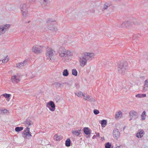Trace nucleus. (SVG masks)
Segmentation results:
<instances>
[{
    "mask_svg": "<svg viewBox=\"0 0 148 148\" xmlns=\"http://www.w3.org/2000/svg\"><path fill=\"white\" fill-rule=\"evenodd\" d=\"M95 55L93 53L84 52L82 54V56L79 58V61L80 65L84 67L87 62L91 61Z\"/></svg>",
    "mask_w": 148,
    "mask_h": 148,
    "instance_id": "obj_1",
    "label": "nucleus"
},
{
    "mask_svg": "<svg viewBox=\"0 0 148 148\" xmlns=\"http://www.w3.org/2000/svg\"><path fill=\"white\" fill-rule=\"evenodd\" d=\"M59 53L60 57L64 62L69 61L71 59L72 55V53L70 51L64 48H62Z\"/></svg>",
    "mask_w": 148,
    "mask_h": 148,
    "instance_id": "obj_2",
    "label": "nucleus"
},
{
    "mask_svg": "<svg viewBox=\"0 0 148 148\" xmlns=\"http://www.w3.org/2000/svg\"><path fill=\"white\" fill-rule=\"evenodd\" d=\"M128 69L127 63L126 62H121L118 68L119 73L122 75L125 74Z\"/></svg>",
    "mask_w": 148,
    "mask_h": 148,
    "instance_id": "obj_3",
    "label": "nucleus"
},
{
    "mask_svg": "<svg viewBox=\"0 0 148 148\" xmlns=\"http://www.w3.org/2000/svg\"><path fill=\"white\" fill-rule=\"evenodd\" d=\"M55 22V20L51 18H49L47 19V22L48 23H50L49 25L48 26V29L50 30L56 31L57 30V28L56 27V24L54 23Z\"/></svg>",
    "mask_w": 148,
    "mask_h": 148,
    "instance_id": "obj_4",
    "label": "nucleus"
},
{
    "mask_svg": "<svg viewBox=\"0 0 148 148\" xmlns=\"http://www.w3.org/2000/svg\"><path fill=\"white\" fill-rule=\"evenodd\" d=\"M20 9L23 18H26L28 16L27 5L26 4H22L20 6Z\"/></svg>",
    "mask_w": 148,
    "mask_h": 148,
    "instance_id": "obj_5",
    "label": "nucleus"
},
{
    "mask_svg": "<svg viewBox=\"0 0 148 148\" xmlns=\"http://www.w3.org/2000/svg\"><path fill=\"white\" fill-rule=\"evenodd\" d=\"M47 51L46 55L47 59L51 60H53L55 51L50 48H47Z\"/></svg>",
    "mask_w": 148,
    "mask_h": 148,
    "instance_id": "obj_6",
    "label": "nucleus"
},
{
    "mask_svg": "<svg viewBox=\"0 0 148 148\" xmlns=\"http://www.w3.org/2000/svg\"><path fill=\"white\" fill-rule=\"evenodd\" d=\"M42 47L43 46H42L35 45L33 47L32 51L36 54H39L42 52Z\"/></svg>",
    "mask_w": 148,
    "mask_h": 148,
    "instance_id": "obj_7",
    "label": "nucleus"
},
{
    "mask_svg": "<svg viewBox=\"0 0 148 148\" xmlns=\"http://www.w3.org/2000/svg\"><path fill=\"white\" fill-rule=\"evenodd\" d=\"M31 133L30 132L29 128H27L22 134L23 137L25 138L29 139L31 136Z\"/></svg>",
    "mask_w": 148,
    "mask_h": 148,
    "instance_id": "obj_8",
    "label": "nucleus"
},
{
    "mask_svg": "<svg viewBox=\"0 0 148 148\" xmlns=\"http://www.w3.org/2000/svg\"><path fill=\"white\" fill-rule=\"evenodd\" d=\"M10 25L7 24L0 26V35L4 34L10 28Z\"/></svg>",
    "mask_w": 148,
    "mask_h": 148,
    "instance_id": "obj_9",
    "label": "nucleus"
},
{
    "mask_svg": "<svg viewBox=\"0 0 148 148\" xmlns=\"http://www.w3.org/2000/svg\"><path fill=\"white\" fill-rule=\"evenodd\" d=\"M46 106L51 111H53L55 110V106L53 102L52 101H50L47 103Z\"/></svg>",
    "mask_w": 148,
    "mask_h": 148,
    "instance_id": "obj_10",
    "label": "nucleus"
},
{
    "mask_svg": "<svg viewBox=\"0 0 148 148\" xmlns=\"http://www.w3.org/2000/svg\"><path fill=\"white\" fill-rule=\"evenodd\" d=\"M130 117V121L132 119H136L138 118V114L136 111L134 110H131L129 112Z\"/></svg>",
    "mask_w": 148,
    "mask_h": 148,
    "instance_id": "obj_11",
    "label": "nucleus"
},
{
    "mask_svg": "<svg viewBox=\"0 0 148 148\" xmlns=\"http://www.w3.org/2000/svg\"><path fill=\"white\" fill-rule=\"evenodd\" d=\"M11 79L12 82L13 83H17L20 81V76L18 74L12 76Z\"/></svg>",
    "mask_w": 148,
    "mask_h": 148,
    "instance_id": "obj_12",
    "label": "nucleus"
},
{
    "mask_svg": "<svg viewBox=\"0 0 148 148\" xmlns=\"http://www.w3.org/2000/svg\"><path fill=\"white\" fill-rule=\"evenodd\" d=\"M133 23L130 21H125L123 22L121 25V27H129L133 25Z\"/></svg>",
    "mask_w": 148,
    "mask_h": 148,
    "instance_id": "obj_13",
    "label": "nucleus"
},
{
    "mask_svg": "<svg viewBox=\"0 0 148 148\" xmlns=\"http://www.w3.org/2000/svg\"><path fill=\"white\" fill-rule=\"evenodd\" d=\"M27 64V61L26 60H24L23 62L18 63L16 64V66L19 68L23 66H25Z\"/></svg>",
    "mask_w": 148,
    "mask_h": 148,
    "instance_id": "obj_14",
    "label": "nucleus"
},
{
    "mask_svg": "<svg viewBox=\"0 0 148 148\" xmlns=\"http://www.w3.org/2000/svg\"><path fill=\"white\" fill-rule=\"evenodd\" d=\"M144 135V131L142 129L138 130L136 134V136L138 138H141Z\"/></svg>",
    "mask_w": 148,
    "mask_h": 148,
    "instance_id": "obj_15",
    "label": "nucleus"
},
{
    "mask_svg": "<svg viewBox=\"0 0 148 148\" xmlns=\"http://www.w3.org/2000/svg\"><path fill=\"white\" fill-rule=\"evenodd\" d=\"M33 124V122L30 120L28 118L27 119L25 123V125L27 127V128H30V126L31 125Z\"/></svg>",
    "mask_w": 148,
    "mask_h": 148,
    "instance_id": "obj_16",
    "label": "nucleus"
},
{
    "mask_svg": "<svg viewBox=\"0 0 148 148\" xmlns=\"http://www.w3.org/2000/svg\"><path fill=\"white\" fill-rule=\"evenodd\" d=\"M111 5V4L110 2H106L103 5L102 9V10L103 11L106 10Z\"/></svg>",
    "mask_w": 148,
    "mask_h": 148,
    "instance_id": "obj_17",
    "label": "nucleus"
},
{
    "mask_svg": "<svg viewBox=\"0 0 148 148\" xmlns=\"http://www.w3.org/2000/svg\"><path fill=\"white\" fill-rule=\"evenodd\" d=\"M113 136L114 138H118L120 136V133L117 129H115L113 132Z\"/></svg>",
    "mask_w": 148,
    "mask_h": 148,
    "instance_id": "obj_18",
    "label": "nucleus"
},
{
    "mask_svg": "<svg viewBox=\"0 0 148 148\" xmlns=\"http://www.w3.org/2000/svg\"><path fill=\"white\" fill-rule=\"evenodd\" d=\"M81 130H73L72 131V133L74 135L78 136L81 133Z\"/></svg>",
    "mask_w": 148,
    "mask_h": 148,
    "instance_id": "obj_19",
    "label": "nucleus"
},
{
    "mask_svg": "<svg viewBox=\"0 0 148 148\" xmlns=\"http://www.w3.org/2000/svg\"><path fill=\"white\" fill-rule=\"evenodd\" d=\"M83 130L84 133L87 135L90 134L91 132L90 129L88 127L84 128Z\"/></svg>",
    "mask_w": 148,
    "mask_h": 148,
    "instance_id": "obj_20",
    "label": "nucleus"
},
{
    "mask_svg": "<svg viewBox=\"0 0 148 148\" xmlns=\"http://www.w3.org/2000/svg\"><path fill=\"white\" fill-rule=\"evenodd\" d=\"M54 139L57 141H59L63 138L62 136L60 135H58L57 134H56L54 136Z\"/></svg>",
    "mask_w": 148,
    "mask_h": 148,
    "instance_id": "obj_21",
    "label": "nucleus"
},
{
    "mask_svg": "<svg viewBox=\"0 0 148 148\" xmlns=\"http://www.w3.org/2000/svg\"><path fill=\"white\" fill-rule=\"evenodd\" d=\"M143 90L144 91L148 90V80H146L145 82V84L143 87Z\"/></svg>",
    "mask_w": 148,
    "mask_h": 148,
    "instance_id": "obj_22",
    "label": "nucleus"
},
{
    "mask_svg": "<svg viewBox=\"0 0 148 148\" xmlns=\"http://www.w3.org/2000/svg\"><path fill=\"white\" fill-rule=\"evenodd\" d=\"M122 112L121 111L116 112L115 115V118L116 119L121 118V116H122Z\"/></svg>",
    "mask_w": 148,
    "mask_h": 148,
    "instance_id": "obj_23",
    "label": "nucleus"
},
{
    "mask_svg": "<svg viewBox=\"0 0 148 148\" xmlns=\"http://www.w3.org/2000/svg\"><path fill=\"white\" fill-rule=\"evenodd\" d=\"M136 97L138 98H143L146 96V94H138L136 95Z\"/></svg>",
    "mask_w": 148,
    "mask_h": 148,
    "instance_id": "obj_24",
    "label": "nucleus"
},
{
    "mask_svg": "<svg viewBox=\"0 0 148 148\" xmlns=\"http://www.w3.org/2000/svg\"><path fill=\"white\" fill-rule=\"evenodd\" d=\"M86 100L90 101L91 102H92L95 101V98L89 96L86 99Z\"/></svg>",
    "mask_w": 148,
    "mask_h": 148,
    "instance_id": "obj_25",
    "label": "nucleus"
},
{
    "mask_svg": "<svg viewBox=\"0 0 148 148\" xmlns=\"http://www.w3.org/2000/svg\"><path fill=\"white\" fill-rule=\"evenodd\" d=\"M75 94L76 95L79 97H81L82 96H83L84 95L83 93L80 91L75 92Z\"/></svg>",
    "mask_w": 148,
    "mask_h": 148,
    "instance_id": "obj_26",
    "label": "nucleus"
},
{
    "mask_svg": "<svg viewBox=\"0 0 148 148\" xmlns=\"http://www.w3.org/2000/svg\"><path fill=\"white\" fill-rule=\"evenodd\" d=\"M71 140L69 138H68L65 141V145L66 147H68L70 146Z\"/></svg>",
    "mask_w": 148,
    "mask_h": 148,
    "instance_id": "obj_27",
    "label": "nucleus"
},
{
    "mask_svg": "<svg viewBox=\"0 0 148 148\" xmlns=\"http://www.w3.org/2000/svg\"><path fill=\"white\" fill-rule=\"evenodd\" d=\"M69 74V72L67 69H64L62 73V75L64 76H67Z\"/></svg>",
    "mask_w": 148,
    "mask_h": 148,
    "instance_id": "obj_28",
    "label": "nucleus"
},
{
    "mask_svg": "<svg viewBox=\"0 0 148 148\" xmlns=\"http://www.w3.org/2000/svg\"><path fill=\"white\" fill-rule=\"evenodd\" d=\"M101 126L104 127L107 125V121L105 120H103L101 121Z\"/></svg>",
    "mask_w": 148,
    "mask_h": 148,
    "instance_id": "obj_29",
    "label": "nucleus"
},
{
    "mask_svg": "<svg viewBox=\"0 0 148 148\" xmlns=\"http://www.w3.org/2000/svg\"><path fill=\"white\" fill-rule=\"evenodd\" d=\"M72 74L75 76H77V72L76 70L75 69L72 70Z\"/></svg>",
    "mask_w": 148,
    "mask_h": 148,
    "instance_id": "obj_30",
    "label": "nucleus"
},
{
    "mask_svg": "<svg viewBox=\"0 0 148 148\" xmlns=\"http://www.w3.org/2000/svg\"><path fill=\"white\" fill-rule=\"evenodd\" d=\"M42 2V6H45L47 4L48 0H41Z\"/></svg>",
    "mask_w": 148,
    "mask_h": 148,
    "instance_id": "obj_31",
    "label": "nucleus"
},
{
    "mask_svg": "<svg viewBox=\"0 0 148 148\" xmlns=\"http://www.w3.org/2000/svg\"><path fill=\"white\" fill-rule=\"evenodd\" d=\"M141 118L143 120H144L145 119V117L146 116V112L144 111L141 115Z\"/></svg>",
    "mask_w": 148,
    "mask_h": 148,
    "instance_id": "obj_32",
    "label": "nucleus"
},
{
    "mask_svg": "<svg viewBox=\"0 0 148 148\" xmlns=\"http://www.w3.org/2000/svg\"><path fill=\"white\" fill-rule=\"evenodd\" d=\"M23 129V127H17L15 128V130L16 132H18L22 130Z\"/></svg>",
    "mask_w": 148,
    "mask_h": 148,
    "instance_id": "obj_33",
    "label": "nucleus"
},
{
    "mask_svg": "<svg viewBox=\"0 0 148 148\" xmlns=\"http://www.w3.org/2000/svg\"><path fill=\"white\" fill-rule=\"evenodd\" d=\"M8 56L6 57L3 60L2 62L3 63H5L8 61Z\"/></svg>",
    "mask_w": 148,
    "mask_h": 148,
    "instance_id": "obj_34",
    "label": "nucleus"
},
{
    "mask_svg": "<svg viewBox=\"0 0 148 148\" xmlns=\"http://www.w3.org/2000/svg\"><path fill=\"white\" fill-rule=\"evenodd\" d=\"M8 112V110L6 109L0 110V114L2 113H6Z\"/></svg>",
    "mask_w": 148,
    "mask_h": 148,
    "instance_id": "obj_35",
    "label": "nucleus"
},
{
    "mask_svg": "<svg viewBox=\"0 0 148 148\" xmlns=\"http://www.w3.org/2000/svg\"><path fill=\"white\" fill-rule=\"evenodd\" d=\"M111 147V145L109 143H108L105 144V147L106 148H110Z\"/></svg>",
    "mask_w": 148,
    "mask_h": 148,
    "instance_id": "obj_36",
    "label": "nucleus"
},
{
    "mask_svg": "<svg viewBox=\"0 0 148 148\" xmlns=\"http://www.w3.org/2000/svg\"><path fill=\"white\" fill-rule=\"evenodd\" d=\"M2 95L6 98H9L10 96V94H3Z\"/></svg>",
    "mask_w": 148,
    "mask_h": 148,
    "instance_id": "obj_37",
    "label": "nucleus"
},
{
    "mask_svg": "<svg viewBox=\"0 0 148 148\" xmlns=\"http://www.w3.org/2000/svg\"><path fill=\"white\" fill-rule=\"evenodd\" d=\"M93 112L95 114H97L99 113V111L95 109L93 110Z\"/></svg>",
    "mask_w": 148,
    "mask_h": 148,
    "instance_id": "obj_38",
    "label": "nucleus"
},
{
    "mask_svg": "<svg viewBox=\"0 0 148 148\" xmlns=\"http://www.w3.org/2000/svg\"><path fill=\"white\" fill-rule=\"evenodd\" d=\"M88 96L89 95L87 94H84V95L83 96L84 97V99L85 100H86V99L88 97Z\"/></svg>",
    "mask_w": 148,
    "mask_h": 148,
    "instance_id": "obj_39",
    "label": "nucleus"
},
{
    "mask_svg": "<svg viewBox=\"0 0 148 148\" xmlns=\"http://www.w3.org/2000/svg\"><path fill=\"white\" fill-rule=\"evenodd\" d=\"M36 0H29V2L31 3H34Z\"/></svg>",
    "mask_w": 148,
    "mask_h": 148,
    "instance_id": "obj_40",
    "label": "nucleus"
},
{
    "mask_svg": "<svg viewBox=\"0 0 148 148\" xmlns=\"http://www.w3.org/2000/svg\"><path fill=\"white\" fill-rule=\"evenodd\" d=\"M97 135H94L92 137V139H94V138H97Z\"/></svg>",
    "mask_w": 148,
    "mask_h": 148,
    "instance_id": "obj_41",
    "label": "nucleus"
},
{
    "mask_svg": "<svg viewBox=\"0 0 148 148\" xmlns=\"http://www.w3.org/2000/svg\"><path fill=\"white\" fill-rule=\"evenodd\" d=\"M96 135H97V137H99V133H97L96 134Z\"/></svg>",
    "mask_w": 148,
    "mask_h": 148,
    "instance_id": "obj_42",
    "label": "nucleus"
},
{
    "mask_svg": "<svg viewBox=\"0 0 148 148\" xmlns=\"http://www.w3.org/2000/svg\"><path fill=\"white\" fill-rule=\"evenodd\" d=\"M137 35H134L133 36V38H136L137 36Z\"/></svg>",
    "mask_w": 148,
    "mask_h": 148,
    "instance_id": "obj_43",
    "label": "nucleus"
},
{
    "mask_svg": "<svg viewBox=\"0 0 148 148\" xmlns=\"http://www.w3.org/2000/svg\"><path fill=\"white\" fill-rule=\"evenodd\" d=\"M121 146H117L116 148H121Z\"/></svg>",
    "mask_w": 148,
    "mask_h": 148,
    "instance_id": "obj_44",
    "label": "nucleus"
},
{
    "mask_svg": "<svg viewBox=\"0 0 148 148\" xmlns=\"http://www.w3.org/2000/svg\"><path fill=\"white\" fill-rule=\"evenodd\" d=\"M31 22V21H29L28 22H27V23H29L30 22Z\"/></svg>",
    "mask_w": 148,
    "mask_h": 148,
    "instance_id": "obj_45",
    "label": "nucleus"
},
{
    "mask_svg": "<svg viewBox=\"0 0 148 148\" xmlns=\"http://www.w3.org/2000/svg\"><path fill=\"white\" fill-rule=\"evenodd\" d=\"M57 85H60V84H59L58 83H57Z\"/></svg>",
    "mask_w": 148,
    "mask_h": 148,
    "instance_id": "obj_46",
    "label": "nucleus"
},
{
    "mask_svg": "<svg viewBox=\"0 0 148 148\" xmlns=\"http://www.w3.org/2000/svg\"><path fill=\"white\" fill-rule=\"evenodd\" d=\"M125 88H126V87H127V86H125Z\"/></svg>",
    "mask_w": 148,
    "mask_h": 148,
    "instance_id": "obj_47",
    "label": "nucleus"
},
{
    "mask_svg": "<svg viewBox=\"0 0 148 148\" xmlns=\"http://www.w3.org/2000/svg\"><path fill=\"white\" fill-rule=\"evenodd\" d=\"M65 84H68V83H66Z\"/></svg>",
    "mask_w": 148,
    "mask_h": 148,
    "instance_id": "obj_48",
    "label": "nucleus"
}]
</instances>
